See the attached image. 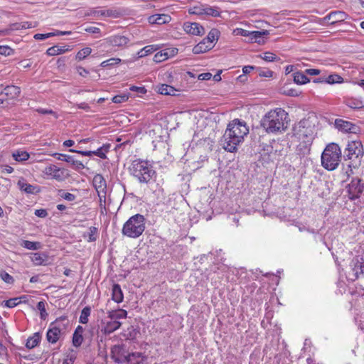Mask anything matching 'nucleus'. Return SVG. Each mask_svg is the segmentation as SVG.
I'll list each match as a JSON object with an SVG mask.
<instances>
[{"label":"nucleus","instance_id":"1","mask_svg":"<svg viewBox=\"0 0 364 364\" xmlns=\"http://www.w3.org/2000/svg\"><path fill=\"white\" fill-rule=\"evenodd\" d=\"M293 134L299 142V149L308 154L316 135L315 127L308 120H301L293 127Z\"/></svg>","mask_w":364,"mask_h":364},{"label":"nucleus","instance_id":"2","mask_svg":"<svg viewBox=\"0 0 364 364\" xmlns=\"http://www.w3.org/2000/svg\"><path fill=\"white\" fill-rule=\"evenodd\" d=\"M288 114L282 108L268 112L261 120V126L269 133L280 132L285 129L284 121Z\"/></svg>","mask_w":364,"mask_h":364},{"label":"nucleus","instance_id":"3","mask_svg":"<svg viewBox=\"0 0 364 364\" xmlns=\"http://www.w3.org/2000/svg\"><path fill=\"white\" fill-rule=\"evenodd\" d=\"M130 174L141 183H148L156 177V171L146 160L136 159L132 161L129 168Z\"/></svg>","mask_w":364,"mask_h":364},{"label":"nucleus","instance_id":"4","mask_svg":"<svg viewBox=\"0 0 364 364\" xmlns=\"http://www.w3.org/2000/svg\"><path fill=\"white\" fill-rule=\"evenodd\" d=\"M146 219L143 215L135 214L131 216L124 224L122 233L129 238H138L144 232Z\"/></svg>","mask_w":364,"mask_h":364},{"label":"nucleus","instance_id":"5","mask_svg":"<svg viewBox=\"0 0 364 364\" xmlns=\"http://www.w3.org/2000/svg\"><path fill=\"white\" fill-rule=\"evenodd\" d=\"M341 159V150L336 143L328 144L321 154V165L328 171L336 169Z\"/></svg>","mask_w":364,"mask_h":364},{"label":"nucleus","instance_id":"6","mask_svg":"<svg viewBox=\"0 0 364 364\" xmlns=\"http://www.w3.org/2000/svg\"><path fill=\"white\" fill-rule=\"evenodd\" d=\"M69 321L65 316H60L52 322L46 333L47 341L53 344L55 343L64 333Z\"/></svg>","mask_w":364,"mask_h":364},{"label":"nucleus","instance_id":"7","mask_svg":"<svg viewBox=\"0 0 364 364\" xmlns=\"http://www.w3.org/2000/svg\"><path fill=\"white\" fill-rule=\"evenodd\" d=\"M242 141L238 139V136H235L229 129H226L221 139V145L225 151L235 152L237 149V146Z\"/></svg>","mask_w":364,"mask_h":364},{"label":"nucleus","instance_id":"8","mask_svg":"<svg viewBox=\"0 0 364 364\" xmlns=\"http://www.w3.org/2000/svg\"><path fill=\"white\" fill-rule=\"evenodd\" d=\"M232 134L238 136V139L244 141V137L249 133V128L247 124L239 119H235L231 121L227 127Z\"/></svg>","mask_w":364,"mask_h":364},{"label":"nucleus","instance_id":"9","mask_svg":"<svg viewBox=\"0 0 364 364\" xmlns=\"http://www.w3.org/2000/svg\"><path fill=\"white\" fill-rule=\"evenodd\" d=\"M363 153V145L360 141H352L348 143L347 146L344 151V158L346 159H351L353 157L358 158L362 156Z\"/></svg>","mask_w":364,"mask_h":364},{"label":"nucleus","instance_id":"10","mask_svg":"<svg viewBox=\"0 0 364 364\" xmlns=\"http://www.w3.org/2000/svg\"><path fill=\"white\" fill-rule=\"evenodd\" d=\"M364 186L361 183V180L358 178H353L347 186L348 198L351 200L360 197L363 191Z\"/></svg>","mask_w":364,"mask_h":364},{"label":"nucleus","instance_id":"11","mask_svg":"<svg viewBox=\"0 0 364 364\" xmlns=\"http://www.w3.org/2000/svg\"><path fill=\"white\" fill-rule=\"evenodd\" d=\"M351 270L349 272V277L355 280L360 277H364V260L363 258H354L350 263Z\"/></svg>","mask_w":364,"mask_h":364},{"label":"nucleus","instance_id":"12","mask_svg":"<svg viewBox=\"0 0 364 364\" xmlns=\"http://www.w3.org/2000/svg\"><path fill=\"white\" fill-rule=\"evenodd\" d=\"M335 127L343 133L357 134L360 132V127L358 126L341 119H336Z\"/></svg>","mask_w":364,"mask_h":364},{"label":"nucleus","instance_id":"13","mask_svg":"<svg viewBox=\"0 0 364 364\" xmlns=\"http://www.w3.org/2000/svg\"><path fill=\"white\" fill-rule=\"evenodd\" d=\"M43 173L50 176V178L55 179L58 181H63L66 178L65 171L64 169L58 168L55 165H50L45 168Z\"/></svg>","mask_w":364,"mask_h":364},{"label":"nucleus","instance_id":"14","mask_svg":"<svg viewBox=\"0 0 364 364\" xmlns=\"http://www.w3.org/2000/svg\"><path fill=\"white\" fill-rule=\"evenodd\" d=\"M110 356L115 363H125L127 355L122 346L114 345L111 348Z\"/></svg>","mask_w":364,"mask_h":364},{"label":"nucleus","instance_id":"15","mask_svg":"<svg viewBox=\"0 0 364 364\" xmlns=\"http://www.w3.org/2000/svg\"><path fill=\"white\" fill-rule=\"evenodd\" d=\"M105 41L111 46L123 47L129 43V40L124 36L114 35L105 38Z\"/></svg>","mask_w":364,"mask_h":364},{"label":"nucleus","instance_id":"16","mask_svg":"<svg viewBox=\"0 0 364 364\" xmlns=\"http://www.w3.org/2000/svg\"><path fill=\"white\" fill-rule=\"evenodd\" d=\"M184 31L189 34L202 36L205 33L204 28L198 23L186 22L183 24Z\"/></svg>","mask_w":364,"mask_h":364},{"label":"nucleus","instance_id":"17","mask_svg":"<svg viewBox=\"0 0 364 364\" xmlns=\"http://www.w3.org/2000/svg\"><path fill=\"white\" fill-rule=\"evenodd\" d=\"M171 21V17L165 14H157L150 16L148 18V21L151 24L162 25L168 23Z\"/></svg>","mask_w":364,"mask_h":364},{"label":"nucleus","instance_id":"18","mask_svg":"<svg viewBox=\"0 0 364 364\" xmlns=\"http://www.w3.org/2000/svg\"><path fill=\"white\" fill-rule=\"evenodd\" d=\"M121 325V322L114 319H110L109 321L103 322V326L101 331L106 335L110 334L116 330L119 329Z\"/></svg>","mask_w":364,"mask_h":364},{"label":"nucleus","instance_id":"19","mask_svg":"<svg viewBox=\"0 0 364 364\" xmlns=\"http://www.w3.org/2000/svg\"><path fill=\"white\" fill-rule=\"evenodd\" d=\"M348 15L341 11H335L329 13L324 19L331 21V24H336L338 22L343 21L347 18Z\"/></svg>","mask_w":364,"mask_h":364},{"label":"nucleus","instance_id":"20","mask_svg":"<svg viewBox=\"0 0 364 364\" xmlns=\"http://www.w3.org/2000/svg\"><path fill=\"white\" fill-rule=\"evenodd\" d=\"M92 183L97 193H100L101 192H106V181L101 174L95 175L93 178Z\"/></svg>","mask_w":364,"mask_h":364},{"label":"nucleus","instance_id":"21","mask_svg":"<svg viewBox=\"0 0 364 364\" xmlns=\"http://www.w3.org/2000/svg\"><path fill=\"white\" fill-rule=\"evenodd\" d=\"M20 93V87L15 85H8L4 89V91L1 92L0 95H5L10 99H14L18 97Z\"/></svg>","mask_w":364,"mask_h":364},{"label":"nucleus","instance_id":"22","mask_svg":"<svg viewBox=\"0 0 364 364\" xmlns=\"http://www.w3.org/2000/svg\"><path fill=\"white\" fill-rule=\"evenodd\" d=\"M144 358L141 353L135 352L128 354L125 362L127 364H144Z\"/></svg>","mask_w":364,"mask_h":364},{"label":"nucleus","instance_id":"23","mask_svg":"<svg viewBox=\"0 0 364 364\" xmlns=\"http://www.w3.org/2000/svg\"><path fill=\"white\" fill-rule=\"evenodd\" d=\"M112 299L117 304L123 301L124 294L120 285L118 284H114L112 286Z\"/></svg>","mask_w":364,"mask_h":364},{"label":"nucleus","instance_id":"24","mask_svg":"<svg viewBox=\"0 0 364 364\" xmlns=\"http://www.w3.org/2000/svg\"><path fill=\"white\" fill-rule=\"evenodd\" d=\"M213 48V45L206 43L205 40L203 39L202 41H200L196 46L193 47V52L195 54H200L208 51Z\"/></svg>","mask_w":364,"mask_h":364},{"label":"nucleus","instance_id":"25","mask_svg":"<svg viewBox=\"0 0 364 364\" xmlns=\"http://www.w3.org/2000/svg\"><path fill=\"white\" fill-rule=\"evenodd\" d=\"M18 186L22 191L26 193L33 194L37 192V187L27 183L24 179H21L18 181Z\"/></svg>","mask_w":364,"mask_h":364},{"label":"nucleus","instance_id":"26","mask_svg":"<svg viewBox=\"0 0 364 364\" xmlns=\"http://www.w3.org/2000/svg\"><path fill=\"white\" fill-rule=\"evenodd\" d=\"M108 318L111 320L117 321V319L126 318L127 316V312L124 309H118L117 311H109L107 312Z\"/></svg>","mask_w":364,"mask_h":364},{"label":"nucleus","instance_id":"27","mask_svg":"<svg viewBox=\"0 0 364 364\" xmlns=\"http://www.w3.org/2000/svg\"><path fill=\"white\" fill-rule=\"evenodd\" d=\"M68 50H69V48H66L65 46H54L49 48L46 50V54L49 56H54V55L64 53Z\"/></svg>","mask_w":364,"mask_h":364},{"label":"nucleus","instance_id":"28","mask_svg":"<svg viewBox=\"0 0 364 364\" xmlns=\"http://www.w3.org/2000/svg\"><path fill=\"white\" fill-rule=\"evenodd\" d=\"M12 156L15 161L22 162L29 159V154L23 150H16L12 153Z\"/></svg>","mask_w":364,"mask_h":364},{"label":"nucleus","instance_id":"29","mask_svg":"<svg viewBox=\"0 0 364 364\" xmlns=\"http://www.w3.org/2000/svg\"><path fill=\"white\" fill-rule=\"evenodd\" d=\"M41 341V335L39 333H35L32 336L27 339L26 346L29 348H33L38 346Z\"/></svg>","mask_w":364,"mask_h":364},{"label":"nucleus","instance_id":"30","mask_svg":"<svg viewBox=\"0 0 364 364\" xmlns=\"http://www.w3.org/2000/svg\"><path fill=\"white\" fill-rule=\"evenodd\" d=\"M158 49V47L155 45H149L141 49L138 53V58H144Z\"/></svg>","mask_w":364,"mask_h":364},{"label":"nucleus","instance_id":"31","mask_svg":"<svg viewBox=\"0 0 364 364\" xmlns=\"http://www.w3.org/2000/svg\"><path fill=\"white\" fill-rule=\"evenodd\" d=\"M158 91L164 95H175L176 90L171 85L163 84L159 87Z\"/></svg>","mask_w":364,"mask_h":364},{"label":"nucleus","instance_id":"32","mask_svg":"<svg viewBox=\"0 0 364 364\" xmlns=\"http://www.w3.org/2000/svg\"><path fill=\"white\" fill-rule=\"evenodd\" d=\"M326 83L329 85L341 84L344 82L343 78L336 73H333L326 77Z\"/></svg>","mask_w":364,"mask_h":364},{"label":"nucleus","instance_id":"33","mask_svg":"<svg viewBox=\"0 0 364 364\" xmlns=\"http://www.w3.org/2000/svg\"><path fill=\"white\" fill-rule=\"evenodd\" d=\"M204 15L218 17L220 16V11L218 7L210 6L209 5L205 4Z\"/></svg>","mask_w":364,"mask_h":364},{"label":"nucleus","instance_id":"34","mask_svg":"<svg viewBox=\"0 0 364 364\" xmlns=\"http://www.w3.org/2000/svg\"><path fill=\"white\" fill-rule=\"evenodd\" d=\"M25 298H26V296H21V297L9 299L6 301H4L2 305L7 308H14V307L16 306L18 304H19L20 303H21V299H25Z\"/></svg>","mask_w":364,"mask_h":364},{"label":"nucleus","instance_id":"35","mask_svg":"<svg viewBox=\"0 0 364 364\" xmlns=\"http://www.w3.org/2000/svg\"><path fill=\"white\" fill-rule=\"evenodd\" d=\"M294 81L298 85H304L309 82L308 77L301 72L294 74Z\"/></svg>","mask_w":364,"mask_h":364},{"label":"nucleus","instance_id":"36","mask_svg":"<svg viewBox=\"0 0 364 364\" xmlns=\"http://www.w3.org/2000/svg\"><path fill=\"white\" fill-rule=\"evenodd\" d=\"M219 36V31L217 29H211L208 33L206 38H204L205 41L214 46V42L216 41Z\"/></svg>","mask_w":364,"mask_h":364},{"label":"nucleus","instance_id":"37","mask_svg":"<svg viewBox=\"0 0 364 364\" xmlns=\"http://www.w3.org/2000/svg\"><path fill=\"white\" fill-rule=\"evenodd\" d=\"M91 314V309L90 306H85L82 309L80 318L79 322L82 324H86L88 322V317Z\"/></svg>","mask_w":364,"mask_h":364},{"label":"nucleus","instance_id":"38","mask_svg":"<svg viewBox=\"0 0 364 364\" xmlns=\"http://www.w3.org/2000/svg\"><path fill=\"white\" fill-rule=\"evenodd\" d=\"M269 32L268 31H253L250 32V39L252 41L257 42L260 43V38L264 35H268Z\"/></svg>","mask_w":364,"mask_h":364},{"label":"nucleus","instance_id":"39","mask_svg":"<svg viewBox=\"0 0 364 364\" xmlns=\"http://www.w3.org/2000/svg\"><path fill=\"white\" fill-rule=\"evenodd\" d=\"M32 256L31 257L32 262L35 265H41L46 260V255L41 253L36 252L31 254Z\"/></svg>","mask_w":364,"mask_h":364},{"label":"nucleus","instance_id":"40","mask_svg":"<svg viewBox=\"0 0 364 364\" xmlns=\"http://www.w3.org/2000/svg\"><path fill=\"white\" fill-rule=\"evenodd\" d=\"M21 245L27 249L31 250H36L41 247V244L38 242H31L28 240H23Z\"/></svg>","mask_w":364,"mask_h":364},{"label":"nucleus","instance_id":"41","mask_svg":"<svg viewBox=\"0 0 364 364\" xmlns=\"http://www.w3.org/2000/svg\"><path fill=\"white\" fill-rule=\"evenodd\" d=\"M205 4H198L192 6L189 9L188 11L191 14H195L198 16L204 15Z\"/></svg>","mask_w":364,"mask_h":364},{"label":"nucleus","instance_id":"42","mask_svg":"<svg viewBox=\"0 0 364 364\" xmlns=\"http://www.w3.org/2000/svg\"><path fill=\"white\" fill-rule=\"evenodd\" d=\"M169 54L167 51L161 50L156 53L154 56V60L156 63H160L168 58Z\"/></svg>","mask_w":364,"mask_h":364},{"label":"nucleus","instance_id":"43","mask_svg":"<svg viewBox=\"0 0 364 364\" xmlns=\"http://www.w3.org/2000/svg\"><path fill=\"white\" fill-rule=\"evenodd\" d=\"M37 309L40 311V317L41 319L45 320L48 316V313L46 309V302L41 301L37 304Z\"/></svg>","mask_w":364,"mask_h":364},{"label":"nucleus","instance_id":"44","mask_svg":"<svg viewBox=\"0 0 364 364\" xmlns=\"http://www.w3.org/2000/svg\"><path fill=\"white\" fill-rule=\"evenodd\" d=\"M92 52V49L89 47L84 48L79 50L76 55V58L78 60H82L88 56Z\"/></svg>","mask_w":364,"mask_h":364},{"label":"nucleus","instance_id":"45","mask_svg":"<svg viewBox=\"0 0 364 364\" xmlns=\"http://www.w3.org/2000/svg\"><path fill=\"white\" fill-rule=\"evenodd\" d=\"M121 62V59L118 58H112L107 60H105L101 63V66L103 68L114 66L115 65L119 64Z\"/></svg>","mask_w":364,"mask_h":364},{"label":"nucleus","instance_id":"46","mask_svg":"<svg viewBox=\"0 0 364 364\" xmlns=\"http://www.w3.org/2000/svg\"><path fill=\"white\" fill-rule=\"evenodd\" d=\"M0 277L6 284H12L14 282L13 277L4 270L0 272Z\"/></svg>","mask_w":364,"mask_h":364},{"label":"nucleus","instance_id":"47","mask_svg":"<svg viewBox=\"0 0 364 364\" xmlns=\"http://www.w3.org/2000/svg\"><path fill=\"white\" fill-rule=\"evenodd\" d=\"M129 99V95L127 94H122V95H118L112 97V101L114 103L119 104L122 103L126 101H127Z\"/></svg>","mask_w":364,"mask_h":364},{"label":"nucleus","instance_id":"48","mask_svg":"<svg viewBox=\"0 0 364 364\" xmlns=\"http://www.w3.org/2000/svg\"><path fill=\"white\" fill-rule=\"evenodd\" d=\"M53 156L60 161H66L68 163H70V161H73V156L70 155L55 153Z\"/></svg>","mask_w":364,"mask_h":364},{"label":"nucleus","instance_id":"49","mask_svg":"<svg viewBox=\"0 0 364 364\" xmlns=\"http://www.w3.org/2000/svg\"><path fill=\"white\" fill-rule=\"evenodd\" d=\"M83 341V337L82 334H78L73 333V345L75 347H79L81 346L82 343Z\"/></svg>","mask_w":364,"mask_h":364},{"label":"nucleus","instance_id":"50","mask_svg":"<svg viewBox=\"0 0 364 364\" xmlns=\"http://www.w3.org/2000/svg\"><path fill=\"white\" fill-rule=\"evenodd\" d=\"M260 57L267 62H273L277 60V55L271 52H265Z\"/></svg>","mask_w":364,"mask_h":364},{"label":"nucleus","instance_id":"51","mask_svg":"<svg viewBox=\"0 0 364 364\" xmlns=\"http://www.w3.org/2000/svg\"><path fill=\"white\" fill-rule=\"evenodd\" d=\"M97 229L95 227H90L88 232V242H95L97 240L96 234Z\"/></svg>","mask_w":364,"mask_h":364},{"label":"nucleus","instance_id":"52","mask_svg":"<svg viewBox=\"0 0 364 364\" xmlns=\"http://www.w3.org/2000/svg\"><path fill=\"white\" fill-rule=\"evenodd\" d=\"M101 16L117 18L119 16V13L116 10L108 9L104 10L103 13H101Z\"/></svg>","mask_w":364,"mask_h":364},{"label":"nucleus","instance_id":"53","mask_svg":"<svg viewBox=\"0 0 364 364\" xmlns=\"http://www.w3.org/2000/svg\"><path fill=\"white\" fill-rule=\"evenodd\" d=\"M59 193L60 196L68 201H73L76 198L74 194L65 193L62 190L60 191Z\"/></svg>","mask_w":364,"mask_h":364},{"label":"nucleus","instance_id":"54","mask_svg":"<svg viewBox=\"0 0 364 364\" xmlns=\"http://www.w3.org/2000/svg\"><path fill=\"white\" fill-rule=\"evenodd\" d=\"M14 50L8 46H0V54L9 56L13 53Z\"/></svg>","mask_w":364,"mask_h":364},{"label":"nucleus","instance_id":"55","mask_svg":"<svg viewBox=\"0 0 364 364\" xmlns=\"http://www.w3.org/2000/svg\"><path fill=\"white\" fill-rule=\"evenodd\" d=\"M55 36H56L55 33H36L34 35V38L36 40H45Z\"/></svg>","mask_w":364,"mask_h":364},{"label":"nucleus","instance_id":"56","mask_svg":"<svg viewBox=\"0 0 364 364\" xmlns=\"http://www.w3.org/2000/svg\"><path fill=\"white\" fill-rule=\"evenodd\" d=\"M250 31L243 29V28H236L234 31V33L237 36H241L245 37H250Z\"/></svg>","mask_w":364,"mask_h":364},{"label":"nucleus","instance_id":"57","mask_svg":"<svg viewBox=\"0 0 364 364\" xmlns=\"http://www.w3.org/2000/svg\"><path fill=\"white\" fill-rule=\"evenodd\" d=\"M70 164H71L76 170H81L85 168L83 164L80 161L75 160L74 157H73V161H70Z\"/></svg>","mask_w":364,"mask_h":364},{"label":"nucleus","instance_id":"58","mask_svg":"<svg viewBox=\"0 0 364 364\" xmlns=\"http://www.w3.org/2000/svg\"><path fill=\"white\" fill-rule=\"evenodd\" d=\"M93 155H95L100 159H105L107 158L105 152L102 149V147L100 146L97 150L93 151Z\"/></svg>","mask_w":364,"mask_h":364},{"label":"nucleus","instance_id":"59","mask_svg":"<svg viewBox=\"0 0 364 364\" xmlns=\"http://www.w3.org/2000/svg\"><path fill=\"white\" fill-rule=\"evenodd\" d=\"M100 198V206L102 208L105 205L106 203V192H101L97 193Z\"/></svg>","mask_w":364,"mask_h":364},{"label":"nucleus","instance_id":"60","mask_svg":"<svg viewBox=\"0 0 364 364\" xmlns=\"http://www.w3.org/2000/svg\"><path fill=\"white\" fill-rule=\"evenodd\" d=\"M70 152H76V153H78V154H80L81 155L84 156H91L93 155V151H77V150H75V149H70L69 150Z\"/></svg>","mask_w":364,"mask_h":364},{"label":"nucleus","instance_id":"61","mask_svg":"<svg viewBox=\"0 0 364 364\" xmlns=\"http://www.w3.org/2000/svg\"><path fill=\"white\" fill-rule=\"evenodd\" d=\"M37 112L40 114H52L54 115L55 118H57V115L51 109H43V108H38L37 109Z\"/></svg>","mask_w":364,"mask_h":364},{"label":"nucleus","instance_id":"62","mask_svg":"<svg viewBox=\"0 0 364 364\" xmlns=\"http://www.w3.org/2000/svg\"><path fill=\"white\" fill-rule=\"evenodd\" d=\"M35 215L39 218H46L48 215V213L45 209H38L35 210Z\"/></svg>","mask_w":364,"mask_h":364},{"label":"nucleus","instance_id":"63","mask_svg":"<svg viewBox=\"0 0 364 364\" xmlns=\"http://www.w3.org/2000/svg\"><path fill=\"white\" fill-rule=\"evenodd\" d=\"M212 77L210 73H203L198 75V79L200 80H208Z\"/></svg>","mask_w":364,"mask_h":364},{"label":"nucleus","instance_id":"64","mask_svg":"<svg viewBox=\"0 0 364 364\" xmlns=\"http://www.w3.org/2000/svg\"><path fill=\"white\" fill-rule=\"evenodd\" d=\"M273 75V72L272 70H260L259 72V75L261 76V77H271Z\"/></svg>","mask_w":364,"mask_h":364}]
</instances>
